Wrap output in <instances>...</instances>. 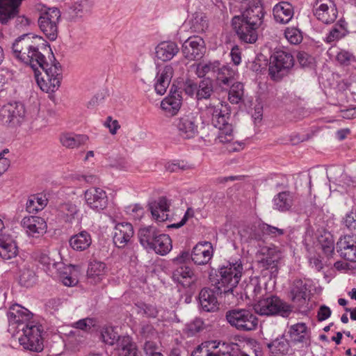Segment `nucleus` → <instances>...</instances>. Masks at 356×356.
<instances>
[{
	"label": "nucleus",
	"instance_id": "nucleus-48",
	"mask_svg": "<svg viewBox=\"0 0 356 356\" xmlns=\"http://www.w3.org/2000/svg\"><path fill=\"white\" fill-rule=\"evenodd\" d=\"M213 92L212 81L209 79L201 81L197 86V99H208Z\"/></svg>",
	"mask_w": 356,
	"mask_h": 356
},
{
	"label": "nucleus",
	"instance_id": "nucleus-55",
	"mask_svg": "<svg viewBox=\"0 0 356 356\" xmlns=\"http://www.w3.org/2000/svg\"><path fill=\"white\" fill-rule=\"evenodd\" d=\"M119 337L120 335L112 327H105L101 332L102 341L109 346L114 345Z\"/></svg>",
	"mask_w": 356,
	"mask_h": 356
},
{
	"label": "nucleus",
	"instance_id": "nucleus-39",
	"mask_svg": "<svg viewBox=\"0 0 356 356\" xmlns=\"http://www.w3.org/2000/svg\"><path fill=\"white\" fill-rule=\"evenodd\" d=\"M88 139V138L86 135L67 133L60 136V141L67 148H77L85 144Z\"/></svg>",
	"mask_w": 356,
	"mask_h": 356
},
{
	"label": "nucleus",
	"instance_id": "nucleus-11",
	"mask_svg": "<svg viewBox=\"0 0 356 356\" xmlns=\"http://www.w3.org/2000/svg\"><path fill=\"white\" fill-rule=\"evenodd\" d=\"M22 0H0V23L7 24L15 18L17 26H26L29 20L24 16H18Z\"/></svg>",
	"mask_w": 356,
	"mask_h": 356
},
{
	"label": "nucleus",
	"instance_id": "nucleus-53",
	"mask_svg": "<svg viewBox=\"0 0 356 356\" xmlns=\"http://www.w3.org/2000/svg\"><path fill=\"white\" fill-rule=\"evenodd\" d=\"M208 27L206 17L202 14L195 13L191 20V29L196 33L204 32Z\"/></svg>",
	"mask_w": 356,
	"mask_h": 356
},
{
	"label": "nucleus",
	"instance_id": "nucleus-49",
	"mask_svg": "<svg viewBox=\"0 0 356 356\" xmlns=\"http://www.w3.org/2000/svg\"><path fill=\"white\" fill-rule=\"evenodd\" d=\"M138 314H142L147 318H156L159 314V309L156 305L147 304L145 302H138L136 305Z\"/></svg>",
	"mask_w": 356,
	"mask_h": 356
},
{
	"label": "nucleus",
	"instance_id": "nucleus-23",
	"mask_svg": "<svg viewBox=\"0 0 356 356\" xmlns=\"http://www.w3.org/2000/svg\"><path fill=\"white\" fill-rule=\"evenodd\" d=\"M307 285L300 279H296L290 286L291 300L299 309H306L307 307Z\"/></svg>",
	"mask_w": 356,
	"mask_h": 356
},
{
	"label": "nucleus",
	"instance_id": "nucleus-37",
	"mask_svg": "<svg viewBox=\"0 0 356 356\" xmlns=\"http://www.w3.org/2000/svg\"><path fill=\"white\" fill-rule=\"evenodd\" d=\"M349 31L347 29V23L345 20L340 19L335 24L329 33L327 34L325 42L327 43H332L344 38Z\"/></svg>",
	"mask_w": 356,
	"mask_h": 356
},
{
	"label": "nucleus",
	"instance_id": "nucleus-60",
	"mask_svg": "<svg viewBox=\"0 0 356 356\" xmlns=\"http://www.w3.org/2000/svg\"><path fill=\"white\" fill-rule=\"evenodd\" d=\"M284 35L287 40L293 44H297L301 42L302 40V36L301 32L299 29L291 27L287 28L285 30Z\"/></svg>",
	"mask_w": 356,
	"mask_h": 356
},
{
	"label": "nucleus",
	"instance_id": "nucleus-33",
	"mask_svg": "<svg viewBox=\"0 0 356 356\" xmlns=\"http://www.w3.org/2000/svg\"><path fill=\"white\" fill-rule=\"evenodd\" d=\"M170 203L165 197H160L158 201H155L149 204V210L154 220L159 222H163L168 218V211Z\"/></svg>",
	"mask_w": 356,
	"mask_h": 356
},
{
	"label": "nucleus",
	"instance_id": "nucleus-43",
	"mask_svg": "<svg viewBox=\"0 0 356 356\" xmlns=\"http://www.w3.org/2000/svg\"><path fill=\"white\" fill-rule=\"evenodd\" d=\"M47 204L45 195L36 194L31 195L26 202V209L30 213L42 210Z\"/></svg>",
	"mask_w": 356,
	"mask_h": 356
},
{
	"label": "nucleus",
	"instance_id": "nucleus-35",
	"mask_svg": "<svg viewBox=\"0 0 356 356\" xmlns=\"http://www.w3.org/2000/svg\"><path fill=\"white\" fill-rule=\"evenodd\" d=\"M138 238L140 244L147 250L153 247V243L156 241L159 233L157 229L154 226H147L141 227L138 230Z\"/></svg>",
	"mask_w": 356,
	"mask_h": 356
},
{
	"label": "nucleus",
	"instance_id": "nucleus-2",
	"mask_svg": "<svg viewBox=\"0 0 356 356\" xmlns=\"http://www.w3.org/2000/svg\"><path fill=\"white\" fill-rule=\"evenodd\" d=\"M42 66L33 69L35 78L40 89L46 92H52L58 90L62 79V70L59 63L49 65L44 60Z\"/></svg>",
	"mask_w": 356,
	"mask_h": 356
},
{
	"label": "nucleus",
	"instance_id": "nucleus-3",
	"mask_svg": "<svg viewBox=\"0 0 356 356\" xmlns=\"http://www.w3.org/2000/svg\"><path fill=\"white\" fill-rule=\"evenodd\" d=\"M243 266L241 261L227 262L218 268L217 274L216 289L220 293H227L232 292L238 285L242 273Z\"/></svg>",
	"mask_w": 356,
	"mask_h": 356
},
{
	"label": "nucleus",
	"instance_id": "nucleus-29",
	"mask_svg": "<svg viewBox=\"0 0 356 356\" xmlns=\"http://www.w3.org/2000/svg\"><path fill=\"white\" fill-rule=\"evenodd\" d=\"M199 303L202 310L207 312H213L218 309V301L216 291L210 288H204L199 293Z\"/></svg>",
	"mask_w": 356,
	"mask_h": 356
},
{
	"label": "nucleus",
	"instance_id": "nucleus-30",
	"mask_svg": "<svg viewBox=\"0 0 356 356\" xmlns=\"http://www.w3.org/2000/svg\"><path fill=\"white\" fill-rule=\"evenodd\" d=\"M18 254V247L13 236L9 234L0 237V257L8 260L15 257Z\"/></svg>",
	"mask_w": 356,
	"mask_h": 356
},
{
	"label": "nucleus",
	"instance_id": "nucleus-51",
	"mask_svg": "<svg viewBox=\"0 0 356 356\" xmlns=\"http://www.w3.org/2000/svg\"><path fill=\"white\" fill-rule=\"evenodd\" d=\"M106 271V264L97 260H93L90 262L88 275L90 277H99L104 275Z\"/></svg>",
	"mask_w": 356,
	"mask_h": 356
},
{
	"label": "nucleus",
	"instance_id": "nucleus-5",
	"mask_svg": "<svg viewBox=\"0 0 356 356\" xmlns=\"http://www.w3.org/2000/svg\"><path fill=\"white\" fill-rule=\"evenodd\" d=\"M294 65L292 54L283 49H275L269 59V75L274 81H280Z\"/></svg>",
	"mask_w": 356,
	"mask_h": 356
},
{
	"label": "nucleus",
	"instance_id": "nucleus-22",
	"mask_svg": "<svg viewBox=\"0 0 356 356\" xmlns=\"http://www.w3.org/2000/svg\"><path fill=\"white\" fill-rule=\"evenodd\" d=\"M213 254L212 244L208 241L200 242L193 248L191 254V260L197 265H205Z\"/></svg>",
	"mask_w": 356,
	"mask_h": 356
},
{
	"label": "nucleus",
	"instance_id": "nucleus-21",
	"mask_svg": "<svg viewBox=\"0 0 356 356\" xmlns=\"http://www.w3.org/2000/svg\"><path fill=\"white\" fill-rule=\"evenodd\" d=\"M207 111L211 115L212 124L218 130L225 129L227 126H232L228 123L230 113L226 105L224 106L222 104L218 106L209 105Z\"/></svg>",
	"mask_w": 356,
	"mask_h": 356
},
{
	"label": "nucleus",
	"instance_id": "nucleus-24",
	"mask_svg": "<svg viewBox=\"0 0 356 356\" xmlns=\"http://www.w3.org/2000/svg\"><path fill=\"white\" fill-rule=\"evenodd\" d=\"M134 228L129 222L118 223L114 228L113 240L119 248L125 247L134 236Z\"/></svg>",
	"mask_w": 356,
	"mask_h": 356
},
{
	"label": "nucleus",
	"instance_id": "nucleus-58",
	"mask_svg": "<svg viewBox=\"0 0 356 356\" xmlns=\"http://www.w3.org/2000/svg\"><path fill=\"white\" fill-rule=\"evenodd\" d=\"M259 231H261L264 236L276 237L284 234V229L271 226L266 223H259Z\"/></svg>",
	"mask_w": 356,
	"mask_h": 356
},
{
	"label": "nucleus",
	"instance_id": "nucleus-41",
	"mask_svg": "<svg viewBox=\"0 0 356 356\" xmlns=\"http://www.w3.org/2000/svg\"><path fill=\"white\" fill-rule=\"evenodd\" d=\"M236 72L227 65H220L216 78L220 87L229 86L234 80Z\"/></svg>",
	"mask_w": 356,
	"mask_h": 356
},
{
	"label": "nucleus",
	"instance_id": "nucleus-52",
	"mask_svg": "<svg viewBox=\"0 0 356 356\" xmlns=\"http://www.w3.org/2000/svg\"><path fill=\"white\" fill-rule=\"evenodd\" d=\"M93 3V0H76L73 3L72 9L77 15L82 16L90 12Z\"/></svg>",
	"mask_w": 356,
	"mask_h": 356
},
{
	"label": "nucleus",
	"instance_id": "nucleus-10",
	"mask_svg": "<svg viewBox=\"0 0 356 356\" xmlns=\"http://www.w3.org/2000/svg\"><path fill=\"white\" fill-rule=\"evenodd\" d=\"M38 261L41 264L46 266L48 270L55 269L64 285L72 286L77 283L76 279L72 276V270H74L73 266H67L62 262H57L44 253L40 254Z\"/></svg>",
	"mask_w": 356,
	"mask_h": 356
},
{
	"label": "nucleus",
	"instance_id": "nucleus-59",
	"mask_svg": "<svg viewBox=\"0 0 356 356\" xmlns=\"http://www.w3.org/2000/svg\"><path fill=\"white\" fill-rule=\"evenodd\" d=\"M232 126H227L225 129H219L215 143H227L233 140Z\"/></svg>",
	"mask_w": 356,
	"mask_h": 356
},
{
	"label": "nucleus",
	"instance_id": "nucleus-31",
	"mask_svg": "<svg viewBox=\"0 0 356 356\" xmlns=\"http://www.w3.org/2000/svg\"><path fill=\"white\" fill-rule=\"evenodd\" d=\"M273 14L276 22L287 24L293 17V7L287 1H281L273 7Z\"/></svg>",
	"mask_w": 356,
	"mask_h": 356
},
{
	"label": "nucleus",
	"instance_id": "nucleus-20",
	"mask_svg": "<svg viewBox=\"0 0 356 356\" xmlns=\"http://www.w3.org/2000/svg\"><path fill=\"white\" fill-rule=\"evenodd\" d=\"M174 74L173 67L170 65L158 67L154 79V90L156 94L163 95L169 87Z\"/></svg>",
	"mask_w": 356,
	"mask_h": 356
},
{
	"label": "nucleus",
	"instance_id": "nucleus-15",
	"mask_svg": "<svg viewBox=\"0 0 356 356\" xmlns=\"http://www.w3.org/2000/svg\"><path fill=\"white\" fill-rule=\"evenodd\" d=\"M181 51L186 59L190 60H198L204 54V42L200 37H190L183 43Z\"/></svg>",
	"mask_w": 356,
	"mask_h": 356
},
{
	"label": "nucleus",
	"instance_id": "nucleus-42",
	"mask_svg": "<svg viewBox=\"0 0 356 356\" xmlns=\"http://www.w3.org/2000/svg\"><path fill=\"white\" fill-rule=\"evenodd\" d=\"M280 260V252L268 250L266 257L262 259L261 263L264 267L270 270L271 275L275 276L278 273V264Z\"/></svg>",
	"mask_w": 356,
	"mask_h": 356
},
{
	"label": "nucleus",
	"instance_id": "nucleus-6",
	"mask_svg": "<svg viewBox=\"0 0 356 356\" xmlns=\"http://www.w3.org/2000/svg\"><path fill=\"white\" fill-rule=\"evenodd\" d=\"M227 322L237 330L250 332L257 328L259 320L252 310L233 309L226 312Z\"/></svg>",
	"mask_w": 356,
	"mask_h": 356
},
{
	"label": "nucleus",
	"instance_id": "nucleus-13",
	"mask_svg": "<svg viewBox=\"0 0 356 356\" xmlns=\"http://www.w3.org/2000/svg\"><path fill=\"white\" fill-rule=\"evenodd\" d=\"M232 26L241 42L253 44L257 40L259 26H253L248 22L241 20L239 16L232 19Z\"/></svg>",
	"mask_w": 356,
	"mask_h": 356
},
{
	"label": "nucleus",
	"instance_id": "nucleus-4",
	"mask_svg": "<svg viewBox=\"0 0 356 356\" xmlns=\"http://www.w3.org/2000/svg\"><path fill=\"white\" fill-rule=\"evenodd\" d=\"M253 309L256 314L266 316H281L286 318L292 312L289 304L274 295L259 298L253 305Z\"/></svg>",
	"mask_w": 356,
	"mask_h": 356
},
{
	"label": "nucleus",
	"instance_id": "nucleus-27",
	"mask_svg": "<svg viewBox=\"0 0 356 356\" xmlns=\"http://www.w3.org/2000/svg\"><path fill=\"white\" fill-rule=\"evenodd\" d=\"M174 87L175 86L172 85L169 95L161 103V108L172 115H175L179 111L182 103L181 92L176 88L174 89Z\"/></svg>",
	"mask_w": 356,
	"mask_h": 356
},
{
	"label": "nucleus",
	"instance_id": "nucleus-18",
	"mask_svg": "<svg viewBox=\"0 0 356 356\" xmlns=\"http://www.w3.org/2000/svg\"><path fill=\"white\" fill-rule=\"evenodd\" d=\"M337 251L344 259L356 262V236L346 235L337 243Z\"/></svg>",
	"mask_w": 356,
	"mask_h": 356
},
{
	"label": "nucleus",
	"instance_id": "nucleus-54",
	"mask_svg": "<svg viewBox=\"0 0 356 356\" xmlns=\"http://www.w3.org/2000/svg\"><path fill=\"white\" fill-rule=\"evenodd\" d=\"M318 241L323 252L327 257L332 256L334 250V243L331 234L328 233L327 234H325V236H321Z\"/></svg>",
	"mask_w": 356,
	"mask_h": 356
},
{
	"label": "nucleus",
	"instance_id": "nucleus-40",
	"mask_svg": "<svg viewBox=\"0 0 356 356\" xmlns=\"http://www.w3.org/2000/svg\"><path fill=\"white\" fill-rule=\"evenodd\" d=\"M172 241L168 234H159L153 243V247L149 250L154 251L156 254L165 255L172 249Z\"/></svg>",
	"mask_w": 356,
	"mask_h": 356
},
{
	"label": "nucleus",
	"instance_id": "nucleus-50",
	"mask_svg": "<svg viewBox=\"0 0 356 356\" xmlns=\"http://www.w3.org/2000/svg\"><path fill=\"white\" fill-rule=\"evenodd\" d=\"M115 343L118 349L121 351V355L137 348L136 343L129 335L120 336Z\"/></svg>",
	"mask_w": 356,
	"mask_h": 356
},
{
	"label": "nucleus",
	"instance_id": "nucleus-19",
	"mask_svg": "<svg viewBox=\"0 0 356 356\" xmlns=\"http://www.w3.org/2000/svg\"><path fill=\"white\" fill-rule=\"evenodd\" d=\"M211 347L202 346H199L192 353L191 356H250V354L239 351L236 355H231L229 352L228 346L225 343L222 346H215L213 343H211Z\"/></svg>",
	"mask_w": 356,
	"mask_h": 356
},
{
	"label": "nucleus",
	"instance_id": "nucleus-28",
	"mask_svg": "<svg viewBox=\"0 0 356 356\" xmlns=\"http://www.w3.org/2000/svg\"><path fill=\"white\" fill-rule=\"evenodd\" d=\"M33 314L26 308L19 305L11 306L7 313L9 324L11 325H17L18 326L26 325L31 322Z\"/></svg>",
	"mask_w": 356,
	"mask_h": 356
},
{
	"label": "nucleus",
	"instance_id": "nucleus-45",
	"mask_svg": "<svg viewBox=\"0 0 356 356\" xmlns=\"http://www.w3.org/2000/svg\"><path fill=\"white\" fill-rule=\"evenodd\" d=\"M268 348L273 354L284 355L289 350L290 346L288 340L282 335L268 343Z\"/></svg>",
	"mask_w": 356,
	"mask_h": 356
},
{
	"label": "nucleus",
	"instance_id": "nucleus-7",
	"mask_svg": "<svg viewBox=\"0 0 356 356\" xmlns=\"http://www.w3.org/2000/svg\"><path fill=\"white\" fill-rule=\"evenodd\" d=\"M22 330L23 334L19 338L20 345L30 351L41 352L44 348L42 325L34 322H29L22 327Z\"/></svg>",
	"mask_w": 356,
	"mask_h": 356
},
{
	"label": "nucleus",
	"instance_id": "nucleus-16",
	"mask_svg": "<svg viewBox=\"0 0 356 356\" xmlns=\"http://www.w3.org/2000/svg\"><path fill=\"white\" fill-rule=\"evenodd\" d=\"M337 9L332 0H320L316 3L314 15L324 24H330L337 17Z\"/></svg>",
	"mask_w": 356,
	"mask_h": 356
},
{
	"label": "nucleus",
	"instance_id": "nucleus-36",
	"mask_svg": "<svg viewBox=\"0 0 356 356\" xmlns=\"http://www.w3.org/2000/svg\"><path fill=\"white\" fill-rule=\"evenodd\" d=\"M273 209L280 211H289L293 204V195L289 191H283L277 194L273 200Z\"/></svg>",
	"mask_w": 356,
	"mask_h": 356
},
{
	"label": "nucleus",
	"instance_id": "nucleus-34",
	"mask_svg": "<svg viewBox=\"0 0 356 356\" xmlns=\"http://www.w3.org/2000/svg\"><path fill=\"white\" fill-rule=\"evenodd\" d=\"M70 247L76 251H84L92 243L91 235L87 231H81L72 236L69 240Z\"/></svg>",
	"mask_w": 356,
	"mask_h": 356
},
{
	"label": "nucleus",
	"instance_id": "nucleus-32",
	"mask_svg": "<svg viewBox=\"0 0 356 356\" xmlns=\"http://www.w3.org/2000/svg\"><path fill=\"white\" fill-rule=\"evenodd\" d=\"M179 51L176 42L172 41H163L155 47L156 57L162 61H168L173 58Z\"/></svg>",
	"mask_w": 356,
	"mask_h": 356
},
{
	"label": "nucleus",
	"instance_id": "nucleus-1",
	"mask_svg": "<svg viewBox=\"0 0 356 356\" xmlns=\"http://www.w3.org/2000/svg\"><path fill=\"white\" fill-rule=\"evenodd\" d=\"M48 42L41 36L25 33L17 37L12 43L11 55L17 61L30 66L32 69L42 66L46 60L43 51Z\"/></svg>",
	"mask_w": 356,
	"mask_h": 356
},
{
	"label": "nucleus",
	"instance_id": "nucleus-8",
	"mask_svg": "<svg viewBox=\"0 0 356 356\" xmlns=\"http://www.w3.org/2000/svg\"><path fill=\"white\" fill-rule=\"evenodd\" d=\"M199 122L198 112L188 110L175 120V125L182 138L191 139L198 134Z\"/></svg>",
	"mask_w": 356,
	"mask_h": 356
},
{
	"label": "nucleus",
	"instance_id": "nucleus-44",
	"mask_svg": "<svg viewBox=\"0 0 356 356\" xmlns=\"http://www.w3.org/2000/svg\"><path fill=\"white\" fill-rule=\"evenodd\" d=\"M220 63L218 60L200 62L196 66V74L198 77H204L208 74H212L216 77Z\"/></svg>",
	"mask_w": 356,
	"mask_h": 356
},
{
	"label": "nucleus",
	"instance_id": "nucleus-17",
	"mask_svg": "<svg viewBox=\"0 0 356 356\" xmlns=\"http://www.w3.org/2000/svg\"><path fill=\"white\" fill-rule=\"evenodd\" d=\"M264 16L261 0H252L251 3L242 13L241 20L248 22L253 26H260Z\"/></svg>",
	"mask_w": 356,
	"mask_h": 356
},
{
	"label": "nucleus",
	"instance_id": "nucleus-9",
	"mask_svg": "<svg viewBox=\"0 0 356 356\" xmlns=\"http://www.w3.org/2000/svg\"><path fill=\"white\" fill-rule=\"evenodd\" d=\"M60 19V13L56 8H49L40 13L38 21L39 27L45 36L51 41L58 37Z\"/></svg>",
	"mask_w": 356,
	"mask_h": 356
},
{
	"label": "nucleus",
	"instance_id": "nucleus-25",
	"mask_svg": "<svg viewBox=\"0 0 356 356\" xmlns=\"http://www.w3.org/2000/svg\"><path fill=\"white\" fill-rule=\"evenodd\" d=\"M22 225L29 236L35 238L45 233L47 227L45 220L38 216L24 217Z\"/></svg>",
	"mask_w": 356,
	"mask_h": 356
},
{
	"label": "nucleus",
	"instance_id": "nucleus-61",
	"mask_svg": "<svg viewBox=\"0 0 356 356\" xmlns=\"http://www.w3.org/2000/svg\"><path fill=\"white\" fill-rule=\"evenodd\" d=\"M140 334L145 339H153L157 337L158 332L154 326L148 323L141 324Z\"/></svg>",
	"mask_w": 356,
	"mask_h": 356
},
{
	"label": "nucleus",
	"instance_id": "nucleus-26",
	"mask_svg": "<svg viewBox=\"0 0 356 356\" xmlns=\"http://www.w3.org/2000/svg\"><path fill=\"white\" fill-rule=\"evenodd\" d=\"M172 272L174 281L181 284L184 287H189L194 284L197 277L193 270L186 264L175 265Z\"/></svg>",
	"mask_w": 356,
	"mask_h": 356
},
{
	"label": "nucleus",
	"instance_id": "nucleus-57",
	"mask_svg": "<svg viewBox=\"0 0 356 356\" xmlns=\"http://www.w3.org/2000/svg\"><path fill=\"white\" fill-rule=\"evenodd\" d=\"M58 211L66 218L65 221H70V219L74 218V215L77 213L78 209L72 202H65L59 205Z\"/></svg>",
	"mask_w": 356,
	"mask_h": 356
},
{
	"label": "nucleus",
	"instance_id": "nucleus-38",
	"mask_svg": "<svg viewBox=\"0 0 356 356\" xmlns=\"http://www.w3.org/2000/svg\"><path fill=\"white\" fill-rule=\"evenodd\" d=\"M289 333L291 340L295 343L306 342L309 339L307 327L303 323L291 325Z\"/></svg>",
	"mask_w": 356,
	"mask_h": 356
},
{
	"label": "nucleus",
	"instance_id": "nucleus-56",
	"mask_svg": "<svg viewBox=\"0 0 356 356\" xmlns=\"http://www.w3.org/2000/svg\"><path fill=\"white\" fill-rule=\"evenodd\" d=\"M35 273L29 268H24L21 270L19 275V283L21 285L30 287L35 282Z\"/></svg>",
	"mask_w": 356,
	"mask_h": 356
},
{
	"label": "nucleus",
	"instance_id": "nucleus-64",
	"mask_svg": "<svg viewBox=\"0 0 356 356\" xmlns=\"http://www.w3.org/2000/svg\"><path fill=\"white\" fill-rule=\"evenodd\" d=\"M204 321L200 318H196L186 325L188 332L192 335L202 331L204 329Z\"/></svg>",
	"mask_w": 356,
	"mask_h": 356
},
{
	"label": "nucleus",
	"instance_id": "nucleus-14",
	"mask_svg": "<svg viewBox=\"0 0 356 356\" xmlns=\"http://www.w3.org/2000/svg\"><path fill=\"white\" fill-rule=\"evenodd\" d=\"M86 204L95 211H101L108 206V196L105 191L98 187H91L84 192Z\"/></svg>",
	"mask_w": 356,
	"mask_h": 356
},
{
	"label": "nucleus",
	"instance_id": "nucleus-62",
	"mask_svg": "<svg viewBox=\"0 0 356 356\" xmlns=\"http://www.w3.org/2000/svg\"><path fill=\"white\" fill-rule=\"evenodd\" d=\"M165 168L168 172H178L179 171H184L191 169V167L190 165H188L187 163L184 161H177L166 164Z\"/></svg>",
	"mask_w": 356,
	"mask_h": 356
},
{
	"label": "nucleus",
	"instance_id": "nucleus-12",
	"mask_svg": "<svg viewBox=\"0 0 356 356\" xmlns=\"http://www.w3.org/2000/svg\"><path fill=\"white\" fill-rule=\"evenodd\" d=\"M25 114V107L22 102H10L1 108L0 119L4 124L17 126L24 120Z\"/></svg>",
	"mask_w": 356,
	"mask_h": 356
},
{
	"label": "nucleus",
	"instance_id": "nucleus-46",
	"mask_svg": "<svg viewBox=\"0 0 356 356\" xmlns=\"http://www.w3.org/2000/svg\"><path fill=\"white\" fill-rule=\"evenodd\" d=\"M230 87L228 99L232 104H238L243 99L244 90L243 85L240 82H232Z\"/></svg>",
	"mask_w": 356,
	"mask_h": 356
},
{
	"label": "nucleus",
	"instance_id": "nucleus-63",
	"mask_svg": "<svg viewBox=\"0 0 356 356\" xmlns=\"http://www.w3.org/2000/svg\"><path fill=\"white\" fill-rule=\"evenodd\" d=\"M343 222L350 231L356 232V209H352L348 213Z\"/></svg>",
	"mask_w": 356,
	"mask_h": 356
},
{
	"label": "nucleus",
	"instance_id": "nucleus-47",
	"mask_svg": "<svg viewBox=\"0 0 356 356\" xmlns=\"http://www.w3.org/2000/svg\"><path fill=\"white\" fill-rule=\"evenodd\" d=\"M262 288L259 282L256 280H252L248 283L244 289V293L247 298L254 300L257 302L260 297L259 295L261 293Z\"/></svg>",
	"mask_w": 356,
	"mask_h": 356
}]
</instances>
